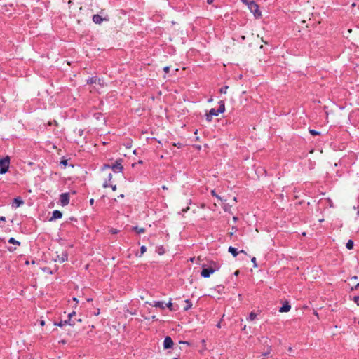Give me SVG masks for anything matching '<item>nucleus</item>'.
I'll use <instances>...</instances> for the list:
<instances>
[{
  "label": "nucleus",
  "mask_w": 359,
  "mask_h": 359,
  "mask_svg": "<svg viewBox=\"0 0 359 359\" xmlns=\"http://www.w3.org/2000/svg\"><path fill=\"white\" fill-rule=\"evenodd\" d=\"M219 266L215 262H212L211 264L207 268L203 266L201 275L203 278H209L211 274L219 270Z\"/></svg>",
  "instance_id": "1"
},
{
  "label": "nucleus",
  "mask_w": 359,
  "mask_h": 359,
  "mask_svg": "<svg viewBox=\"0 0 359 359\" xmlns=\"http://www.w3.org/2000/svg\"><path fill=\"white\" fill-rule=\"evenodd\" d=\"M166 306L170 310V311H174L175 309H173V305H172V303L171 302H169L167 304H166Z\"/></svg>",
  "instance_id": "27"
},
{
  "label": "nucleus",
  "mask_w": 359,
  "mask_h": 359,
  "mask_svg": "<svg viewBox=\"0 0 359 359\" xmlns=\"http://www.w3.org/2000/svg\"><path fill=\"white\" fill-rule=\"evenodd\" d=\"M228 251L233 256L236 257L238 254L237 249L234 247L230 246L228 249Z\"/></svg>",
  "instance_id": "17"
},
{
  "label": "nucleus",
  "mask_w": 359,
  "mask_h": 359,
  "mask_svg": "<svg viewBox=\"0 0 359 359\" xmlns=\"http://www.w3.org/2000/svg\"><path fill=\"white\" fill-rule=\"evenodd\" d=\"M123 161L122 158L116 159L115 163L111 165V169L116 173L121 172L123 170Z\"/></svg>",
  "instance_id": "4"
},
{
  "label": "nucleus",
  "mask_w": 359,
  "mask_h": 359,
  "mask_svg": "<svg viewBox=\"0 0 359 359\" xmlns=\"http://www.w3.org/2000/svg\"><path fill=\"white\" fill-rule=\"evenodd\" d=\"M73 300H74V301H76V302H78L77 299H76V298H75V297H74V298H73Z\"/></svg>",
  "instance_id": "56"
},
{
  "label": "nucleus",
  "mask_w": 359,
  "mask_h": 359,
  "mask_svg": "<svg viewBox=\"0 0 359 359\" xmlns=\"http://www.w3.org/2000/svg\"><path fill=\"white\" fill-rule=\"evenodd\" d=\"M89 202H90V204L91 205H93L94 204V199H93V198H91V199L90 200V201H89Z\"/></svg>",
  "instance_id": "42"
},
{
  "label": "nucleus",
  "mask_w": 359,
  "mask_h": 359,
  "mask_svg": "<svg viewBox=\"0 0 359 359\" xmlns=\"http://www.w3.org/2000/svg\"><path fill=\"white\" fill-rule=\"evenodd\" d=\"M288 351H292V347H289Z\"/></svg>",
  "instance_id": "57"
},
{
  "label": "nucleus",
  "mask_w": 359,
  "mask_h": 359,
  "mask_svg": "<svg viewBox=\"0 0 359 359\" xmlns=\"http://www.w3.org/2000/svg\"><path fill=\"white\" fill-rule=\"evenodd\" d=\"M110 187H111L113 191H116V185H110Z\"/></svg>",
  "instance_id": "40"
},
{
  "label": "nucleus",
  "mask_w": 359,
  "mask_h": 359,
  "mask_svg": "<svg viewBox=\"0 0 359 359\" xmlns=\"http://www.w3.org/2000/svg\"><path fill=\"white\" fill-rule=\"evenodd\" d=\"M257 318V314L255 312H251L249 314V316L247 318V320L248 321H252L255 320Z\"/></svg>",
  "instance_id": "20"
},
{
  "label": "nucleus",
  "mask_w": 359,
  "mask_h": 359,
  "mask_svg": "<svg viewBox=\"0 0 359 359\" xmlns=\"http://www.w3.org/2000/svg\"><path fill=\"white\" fill-rule=\"evenodd\" d=\"M353 301L357 304L358 306H359V296L354 297Z\"/></svg>",
  "instance_id": "31"
},
{
  "label": "nucleus",
  "mask_w": 359,
  "mask_h": 359,
  "mask_svg": "<svg viewBox=\"0 0 359 359\" xmlns=\"http://www.w3.org/2000/svg\"><path fill=\"white\" fill-rule=\"evenodd\" d=\"M269 353H270V351H267V352H266V353H264L262 354V355L265 357V356H267Z\"/></svg>",
  "instance_id": "41"
},
{
  "label": "nucleus",
  "mask_w": 359,
  "mask_h": 359,
  "mask_svg": "<svg viewBox=\"0 0 359 359\" xmlns=\"http://www.w3.org/2000/svg\"><path fill=\"white\" fill-rule=\"evenodd\" d=\"M13 203L15 204L16 207H19L24 203V201L22 200L21 198L18 197L14 198Z\"/></svg>",
  "instance_id": "18"
},
{
  "label": "nucleus",
  "mask_w": 359,
  "mask_h": 359,
  "mask_svg": "<svg viewBox=\"0 0 359 359\" xmlns=\"http://www.w3.org/2000/svg\"><path fill=\"white\" fill-rule=\"evenodd\" d=\"M118 230L116 229H110L109 232L111 233V234H116L118 233Z\"/></svg>",
  "instance_id": "29"
},
{
  "label": "nucleus",
  "mask_w": 359,
  "mask_h": 359,
  "mask_svg": "<svg viewBox=\"0 0 359 359\" xmlns=\"http://www.w3.org/2000/svg\"><path fill=\"white\" fill-rule=\"evenodd\" d=\"M353 245H354L353 241L352 240H348V242L346 243V247L347 249L351 250V249H353Z\"/></svg>",
  "instance_id": "21"
},
{
  "label": "nucleus",
  "mask_w": 359,
  "mask_h": 359,
  "mask_svg": "<svg viewBox=\"0 0 359 359\" xmlns=\"http://www.w3.org/2000/svg\"><path fill=\"white\" fill-rule=\"evenodd\" d=\"M173 359H178V358H173Z\"/></svg>",
  "instance_id": "62"
},
{
  "label": "nucleus",
  "mask_w": 359,
  "mask_h": 359,
  "mask_svg": "<svg viewBox=\"0 0 359 359\" xmlns=\"http://www.w3.org/2000/svg\"><path fill=\"white\" fill-rule=\"evenodd\" d=\"M133 231H135L137 233H143L145 232V229L138 226H134L133 228Z\"/></svg>",
  "instance_id": "19"
},
{
  "label": "nucleus",
  "mask_w": 359,
  "mask_h": 359,
  "mask_svg": "<svg viewBox=\"0 0 359 359\" xmlns=\"http://www.w3.org/2000/svg\"><path fill=\"white\" fill-rule=\"evenodd\" d=\"M67 324H69L70 325H74V323H71L70 319H67V320H61L59 323H57L55 325L59 326V327H62L63 325H67Z\"/></svg>",
  "instance_id": "15"
},
{
  "label": "nucleus",
  "mask_w": 359,
  "mask_h": 359,
  "mask_svg": "<svg viewBox=\"0 0 359 359\" xmlns=\"http://www.w3.org/2000/svg\"><path fill=\"white\" fill-rule=\"evenodd\" d=\"M102 81L100 79L97 78V76L90 77L87 80L88 84H93V83H97L100 85H102Z\"/></svg>",
  "instance_id": "9"
},
{
  "label": "nucleus",
  "mask_w": 359,
  "mask_h": 359,
  "mask_svg": "<svg viewBox=\"0 0 359 359\" xmlns=\"http://www.w3.org/2000/svg\"><path fill=\"white\" fill-rule=\"evenodd\" d=\"M181 144H175V147H178V148H180Z\"/></svg>",
  "instance_id": "51"
},
{
  "label": "nucleus",
  "mask_w": 359,
  "mask_h": 359,
  "mask_svg": "<svg viewBox=\"0 0 359 359\" xmlns=\"http://www.w3.org/2000/svg\"><path fill=\"white\" fill-rule=\"evenodd\" d=\"M181 144H175V147H178V148H180Z\"/></svg>",
  "instance_id": "50"
},
{
  "label": "nucleus",
  "mask_w": 359,
  "mask_h": 359,
  "mask_svg": "<svg viewBox=\"0 0 359 359\" xmlns=\"http://www.w3.org/2000/svg\"><path fill=\"white\" fill-rule=\"evenodd\" d=\"M352 6H353V7L355 6V3H353V4H352Z\"/></svg>",
  "instance_id": "60"
},
{
  "label": "nucleus",
  "mask_w": 359,
  "mask_h": 359,
  "mask_svg": "<svg viewBox=\"0 0 359 359\" xmlns=\"http://www.w3.org/2000/svg\"><path fill=\"white\" fill-rule=\"evenodd\" d=\"M68 259V253L67 251H62L60 255H57L55 261L63 263Z\"/></svg>",
  "instance_id": "5"
},
{
  "label": "nucleus",
  "mask_w": 359,
  "mask_h": 359,
  "mask_svg": "<svg viewBox=\"0 0 359 359\" xmlns=\"http://www.w3.org/2000/svg\"><path fill=\"white\" fill-rule=\"evenodd\" d=\"M60 201L62 206L67 205L69 202V193H62L60 196Z\"/></svg>",
  "instance_id": "6"
},
{
  "label": "nucleus",
  "mask_w": 359,
  "mask_h": 359,
  "mask_svg": "<svg viewBox=\"0 0 359 359\" xmlns=\"http://www.w3.org/2000/svg\"><path fill=\"white\" fill-rule=\"evenodd\" d=\"M219 113L217 111V109H211L209 111V113L206 115V119L208 121H211L212 116H217Z\"/></svg>",
  "instance_id": "8"
},
{
  "label": "nucleus",
  "mask_w": 359,
  "mask_h": 359,
  "mask_svg": "<svg viewBox=\"0 0 359 359\" xmlns=\"http://www.w3.org/2000/svg\"><path fill=\"white\" fill-rule=\"evenodd\" d=\"M62 217V213L60 210H54L53 212V215L51 218L50 219V221L55 220L57 219H60Z\"/></svg>",
  "instance_id": "10"
},
{
  "label": "nucleus",
  "mask_w": 359,
  "mask_h": 359,
  "mask_svg": "<svg viewBox=\"0 0 359 359\" xmlns=\"http://www.w3.org/2000/svg\"><path fill=\"white\" fill-rule=\"evenodd\" d=\"M181 144H175V147H178V148H180Z\"/></svg>",
  "instance_id": "48"
},
{
  "label": "nucleus",
  "mask_w": 359,
  "mask_h": 359,
  "mask_svg": "<svg viewBox=\"0 0 359 359\" xmlns=\"http://www.w3.org/2000/svg\"><path fill=\"white\" fill-rule=\"evenodd\" d=\"M8 243H11V244L17 245H20V242H19L18 241H16L14 238H10L8 239Z\"/></svg>",
  "instance_id": "22"
},
{
  "label": "nucleus",
  "mask_w": 359,
  "mask_h": 359,
  "mask_svg": "<svg viewBox=\"0 0 359 359\" xmlns=\"http://www.w3.org/2000/svg\"><path fill=\"white\" fill-rule=\"evenodd\" d=\"M93 21L95 24H101L103 21V18L98 14L93 15Z\"/></svg>",
  "instance_id": "13"
},
{
  "label": "nucleus",
  "mask_w": 359,
  "mask_h": 359,
  "mask_svg": "<svg viewBox=\"0 0 359 359\" xmlns=\"http://www.w3.org/2000/svg\"><path fill=\"white\" fill-rule=\"evenodd\" d=\"M15 250V248H13V247H8V250L9 252H13Z\"/></svg>",
  "instance_id": "36"
},
{
  "label": "nucleus",
  "mask_w": 359,
  "mask_h": 359,
  "mask_svg": "<svg viewBox=\"0 0 359 359\" xmlns=\"http://www.w3.org/2000/svg\"><path fill=\"white\" fill-rule=\"evenodd\" d=\"M211 194H212V196L216 197L217 199L222 200L221 197L216 194L215 190L211 191Z\"/></svg>",
  "instance_id": "26"
},
{
  "label": "nucleus",
  "mask_w": 359,
  "mask_h": 359,
  "mask_svg": "<svg viewBox=\"0 0 359 359\" xmlns=\"http://www.w3.org/2000/svg\"><path fill=\"white\" fill-rule=\"evenodd\" d=\"M248 7L254 14L255 17L259 18L262 15L261 12L259 11V6L254 1H250L248 4Z\"/></svg>",
  "instance_id": "3"
},
{
  "label": "nucleus",
  "mask_w": 359,
  "mask_h": 359,
  "mask_svg": "<svg viewBox=\"0 0 359 359\" xmlns=\"http://www.w3.org/2000/svg\"><path fill=\"white\" fill-rule=\"evenodd\" d=\"M173 346V341L170 337H166L163 341V347L165 349L172 348Z\"/></svg>",
  "instance_id": "7"
},
{
  "label": "nucleus",
  "mask_w": 359,
  "mask_h": 359,
  "mask_svg": "<svg viewBox=\"0 0 359 359\" xmlns=\"http://www.w3.org/2000/svg\"><path fill=\"white\" fill-rule=\"evenodd\" d=\"M10 165V158L6 156V157L0 159V174L4 175L8 170Z\"/></svg>",
  "instance_id": "2"
},
{
  "label": "nucleus",
  "mask_w": 359,
  "mask_h": 359,
  "mask_svg": "<svg viewBox=\"0 0 359 359\" xmlns=\"http://www.w3.org/2000/svg\"><path fill=\"white\" fill-rule=\"evenodd\" d=\"M229 88V86H224L223 87H222L220 89H219V92L221 93H223V94H226V92H227V89Z\"/></svg>",
  "instance_id": "23"
},
{
  "label": "nucleus",
  "mask_w": 359,
  "mask_h": 359,
  "mask_svg": "<svg viewBox=\"0 0 359 359\" xmlns=\"http://www.w3.org/2000/svg\"><path fill=\"white\" fill-rule=\"evenodd\" d=\"M240 252L245 253V251L243 250H241Z\"/></svg>",
  "instance_id": "58"
},
{
  "label": "nucleus",
  "mask_w": 359,
  "mask_h": 359,
  "mask_svg": "<svg viewBox=\"0 0 359 359\" xmlns=\"http://www.w3.org/2000/svg\"><path fill=\"white\" fill-rule=\"evenodd\" d=\"M251 262L253 263V266L255 268L257 267V262H256V258L255 257H252L251 259Z\"/></svg>",
  "instance_id": "30"
},
{
  "label": "nucleus",
  "mask_w": 359,
  "mask_h": 359,
  "mask_svg": "<svg viewBox=\"0 0 359 359\" xmlns=\"http://www.w3.org/2000/svg\"><path fill=\"white\" fill-rule=\"evenodd\" d=\"M110 185H111V184H109L107 182H105L103 184V187L107 188V187H110Z\"/></svg>",
  "instance_id": "34"
},
{
  "label": "nucleus",
  "mask_w": 359,
  "mask_h": 359,
  "mask_svg": "<svg viewBox=\"0 0 359 359\" xmlns=\"http://www.w3.org/2000/svg\"><path fill=\"white\" fill-rule=\"evenodd\" d=\"M290 309L291 306L287 302H285V303L279 309V312H288L290 310Z\"/></svg>",
  "instance_id": "11"
},
{
  "label": "nucleus",
  "mask_w": 359,
  "mask_h": 359,
  "mask_svg": "<svg viewBox=\"0 0 359 359\" xmlns=\"http://www.w3.org/2000/svg\"><path fill=\"white\" fill-rule=\"evenodd\" d=\"M6 221V217H4V216H1L0 217V222H5Z\"/></svg>",
  "instance_id": "39"
},
{
  "label": "nucleus",
  "mask_w": 359,
  "mask_h": 359,
  "mask_svg": "<svg viewBox=\"0 0 359 359\" xmlns=\"http://www.w3.org/2000/svg\"><path fill=\"white\" fill-rule=\"evenodd\" d=\"M244 4H245L247 6H248V4L249 3L250 1H248V0H241Z\"/></svg>",
  "instance_id": "43"
},
{
  "label": "nucleus",
  "mask_w": 359,
  "mask_h": 359,
  "mask_svg": "<svg viewBox=\"0 0 359 359\" xmlns=\"http://www.w3.org/2000/svg\"><path fill=\"white\" fill-rule=\"evenodd\" d=\"M162 189H164V190H167L168 189V188L165 185L162 186Z\"/></svg>",
  "instance_id": "52"
},
{
  "label": "nucleus",
  "mask_w": 359,
  "mask_h": 359,
  "mask_svg": "<svg viewBox=\"0 0 359 359\" xmlns=\"http://www.w3.org/2000/svg\"><path fill=\"white\" fill-rule=\"evenodd\" d=\"M147 250V248L144 245H142L140 248V254L139 255H136L137 256L141 257Z\"/></svg>",
  "instance_id": "24"
},
{
  "label": "nucleus",
  "mask_w": 359,
  "mask_h": 359,
  "mask_svg": "<svg viewBox=\"0 0 359 359\" xmlns=\"http://www.w3.org/2000/svg\"><path fill=\"white\" fill-rule=\"evenodd\" d=\"M309 133L313 135H317L320 134L318 131H316L315 130H309Z\"/></svg>",
  "instance_id": "28"
},
{
  "label": "nucleus",
  "mask_w": 359,
  "mask_h": 359,
  "mask_svg": "<svg viewBox=\"0 0 359 359\" xmlns=\"http://www.w3.org/2000/svg\"><path fill=\"white\" fill-rule=\"evenodd\" d=\"M352 278L355 279V280H357L358 279V277L357 276H353Z\"/></svg>",
  "instance_id": "55"
},
{
  "label": "nucleus",
  "mask_w": 359,
  "mask_h": 359,
  "mask_svg": "<svg viewBox=\"0 0 359 359\" xmlns=\"http://www.w3.org/2000/svg\"><path fill=\"white\" fill-rule=\"evenodd\" d=\"M106 168H111V165L109 164H104L102 167V170H104Z\"/></svg>",
  "instance_id": "32"
},
{
  "label": "nucleus",
  "mask_w": 359,
  "mask_h": 359,
  "mask_svg": "<svg viewBox=\"0 0 359 359\" xmlns=\"http://www.w3.org/2000/svg\"><path fill=\"white\" fill-rule=\"evenodd\" d=\"M233 219L234 222H236L238 218L236 217H233Z\"/></svg>",
  "instance_id": "53"
},
{
  "label": "nucleus",
  "mask_w": 359,
  "mask_h": 359,
  "mask_svg": "<svg viewBox=\"0 0 359 359\" xmlns=\"http://www.w3.org/2000/svg\"><path fill=\"white\" fill-rule=\"evenodd\" d=\"M112 179V174L111 173H109V175H108V181H111Z\"/></svg>",
  "instance_id": "38"
},
{
  "label": "nucleus",
  "mask_w": 359,
  "mask_h": 359,
  "mask_svg": "<svg viewBox=\"0 0 359 359\" xmlns=\"http://www.w3.org/2000/svg\"><path fill=\"white\" fill-rule=\"evenodd\" d=\"M181 144H175V147H178V148H180Z\"/></svg>",
  "instance_id": "49"
},
{
  "label": "nucleus",
  "mask_w": 359,
  "mask_h": 359,
  "mask_svg": "<svg viewBox=\"0 0 359 359\" xmlns=\"http://www.w3.org/2000/svg\"><path fill=\"white\" fill-rule=\"evenodd\" d=\"M60 343H62V344H66V341H65V340H64V339H62V340H61V341H60Z\"/></svg>",
  "instance_id": "45"
},
{
  "label": "nucleus",
  "mask_w": 359,
  "mask_h": 359,
  "mask_svg": "<svg viewBox=\"0 0 359 359\" xmlns=\"http://www.w3.org/2000/svg\"><path fill=\"white\" fill-rule=\"evenodd\" d=\"M163 70H164V72H165V73H168V72H169V70H170V67H165L163 68Z\"/></svg>",
  "instance_id": "35"
},
{
  "label": "nucleus",
  "mask_w": 359,
  "mask_h": 359,
  "mask_svg": "<svg viewBox=\"0 0 359 359\" xmlns=\"http://www.w3.org/2000/svg\"><path fill=\"white\" fill-rule=\"evenodd\" d=\"M217 326V327H220V323H219Z\"/></svg>",
  "instance_id": "59"
},
{
  "label": "nucleus",
  "mask_w": 359,
  "mask_h": 359,
  "mask_svg": "<svg viewBox=\"0 0 359 359\" xmlns=\"http://www.w3.org/2000/svg\"><path fill=\"white\" fill-rule=\"evenodd\" d=\"M184 302H185V306L184 307V310L187 311L191 308L192 303H191V300L189 299H186L184 301Z\"/></svg>",
  "instance_id": "16"
},
{
  "label": "nucleus",
  "mask_w": 359,
  "mask_h": 359,
  "mask_svg": "<svg viewBox=\"0 0 359 359\" xmlns=\"http://www.w3.org/2000/svg\"><path fill=\"white\" fill-rule=\"evenodd\" d=\"M61 164L64 165H67V160H62L61 161Z\"/></svg>",
  "instance_id": "37"
},
{
  "label": "nucleus",
  "mask_w": 359,
  "mask_h": 359,
  "mask_svg": "<svg viewBox=\"0 0 359 359\" xmlns=\"http://www.w3.org/2000/svg\"><path fill=\"white\" fill-rule=\"evenodd\" d=\"M75 315V312L73 311L72 313H70L69 315H68V319H70L71 320V318Z\"/></svg>",
  "instance_id": "33"
},
{
  "label": "nucleus",
  "mask_w": 359,
  "mask_h": 359,
  "mask_svg": "<svg viewBox=\"0 0 359 359\" xmlns=\"http://www.w3.org/2000/svg\"><path fill=\"white\" fill-rule=\"evenodd\" d=\"M149 304L154 307H159L162 309H165L164 303L161 301H154L151 303H149Z\"/></svg>",
  "instance_id": "12"
},
{
  "label": "nucleus",
  "mask_w": 359,
  "mask_h": 359,
  "mask_svg": "<svg viewBox=\"0 0 359 359\" xmlns=\"http://www.w3.org/2000/svg\"><path fill=\"white\" fill-rule=\"evenodd\" d=\"M208 4H210L213 2V0H207Z\"/></svg>",
  "instance_id": "46"
},
{
  "label": "nucleus",
  "mask_w": 359,
  "mask_h": 359,
  "mask_svg": "<svg viewBox=\"0 0 359 359\" xmlns=\"http://www.w3.org/2000/svg\"><path fill=\"white\" fill-rule=\"evenodd\" d=\"M138 163H142V161H139Z\"/></svg>",
  "instance_id": "61"
},
{
  "label": "nucleus",
  "mask_w": 359,
  "mask_h": 359,
  "mask_svg": "<svg viewBox=\"0 0 359 359\" xmlns=\"http://www.w3.org/2000/svg\"><path fill=\"white\" fill-rule=\"evenodd\" d=\"M239 273V271H236L235 273H234V275L235 276H238Z\"/></svg>",
  "instance_id": "47"
},
{
  "label": "nucleus",
  "mask_w": 359,
  "mask_h": 359,
  "mask_svg": "<svg viewBox=\"0 0 359 359\" xmlns=\"http://www.w3.org/2000/svg\"><path fill=\"white\" fill-rule=\"evenodd\" d=\"M74 132L76 133L79 136H82L83 134V130L81 128L76 129Z\"/></svg>",
  "instance_id": "25"
},
{
  "label": "nucleus",
  "mask_w": 359,
  "mask_h": 359,
  "mask_svg": "<svg viewBox=\"0 0 359 359\" xmlns=\"http://www.w3.org/2000/svg\"><path fill=\"white\" fill-rule=\"evenodd\" d=\"M355 289L359 288V283H358L355 286Z\"/></svg>",
  "instance_id": "54"
},
{
  "label": "nucleus",
  "mask_w": 359,
  "mask_h": 359,
  "mask_svg": "<svg viewBox=\"0 0 359 359\" xmlns=\"http://www.w3.org/2000/svg\"><path fill=\"white\" fill-rule=\"evenodd\" d=\"M40 325L43 326L45 325V321L44 320H41V323H40Z\"/></svg>",
  "instance_id": "44"
},
{
  "label": "nucleus",
  "mask_w": 359,
  "mask_h": 359,
  "mask_svg": "<svg viewBox=\"0 0 359 359\" xmlns=\"http://www.w3.org/2000/svg\"><path fill=\"white\" fill-rule=\"evenodd\" d=\"M225 111V104H224V102L221 100L219 102V108L217 109V111L219 113V114H222L223 112H224Z\"/></svg>",
  "instance_id": "14"
}]
</instances>
